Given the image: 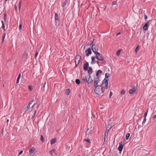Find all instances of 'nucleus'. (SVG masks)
<instances>
[{
  "mask_svg": "<svg viewBox=\"0 0 156 156\" xmlns=\"http://www.w3.org/2000/svg\"><path fill=\"white\" fill-rule=\"evenodd\" d=\"M92 62L94 63H95V62H94L95 60V58L94 56H92L91 57Z\"/></svg>",
  "mask_w": 156,
  "mask_h": 156,
  "instance_id": "31",
  "label": "nucleus"
},
{
  "mask_svg": "<svg viewBox=\"0 0 156 156\" xmlns=\"http://www.w3.org/2000/svg\"><path fill=\"white\" fill-rule=\"evenodd\" d=\"M15 8L16 9H17V7L16 6V5H15Z\"/></svg>",
  "mask_w": 156,
  "mask_h": 156,
  "instance_id": "60",
  "label": "nucleus"
},
{
  "mask_svg": "<svg viewBox=\"0 0 156 156\" xmlns=\"http://www.w3.org/2000/svg\"><path fill=\"white\" fill-rule=\"evenodd\" d=\"M21 5H19V8L20 9Z\"/></svg>",
  "mask_w": 156,
  "mask_h": 156,
  "instance_id": "55",
  "label": "nucleus"
},
{
  "mask_svg": "<svg viewBox=\"0 0 156 156\" xmlns=\"http://www.w3.org/2000/svg\"><path fill=\"white\" fill-rule=\"evenodd\" d=\"M84 140L90 143V140L89 139H85Z\"/></svg>",
  "mask_w": 156,
  "mask_h": 156,
  "instance_id": "35",
  "label": "nucleus"
},
{
  "mask_svg": "<svg viewBox=\"0 0 156 156\" xmlns=\"http://www.w3.org/2000/svg\"><path fill=\"white\" fill-rule=\"evenodd\" d=\"M22 2V1L21 0L20 1V3H19V5H21Z\"/></svg>",
  "mask_w": 156,
  "mask_h": 156,
  "instance_id": "51",
  "label": "nucleus"
},
{
  "mask_svg": "<svg viewBox=\"0 0 156 156\" xmlns=\"http://www.w3.org/2000/svg\"><path fill=\"white\" fill-rule=\"evenodd\" d=\"M2 23V25L4 24V22L3 21H1Z\"/></svg>",
  "mask_w": 156,
  "mask_h": 156,
  "instance_id": "53",
  "label": "nucleus"
},
{
  "mask_svg": "<svg viewBox=\"0 0 156 156\" xmlns=\"http://www.w3.org/2000/svg\"><path fill=\"white\" fill-rule=\"evenodd\" d=\"M109 75V74L108 73H106L105 74V78L104 80H106L107 81H108V77Z\"/></svg>",
  "mask_w": 156,
  "mask_h": 156,
  "instance_id": "21",
  "label": "nucleus"
},
{
  "mask_svg": "<svg viewBox=\"0 0 156 156\" xmlns=\"http://www.w3.org/2000/svg\"><path fill=\"white\" fill-rule=\"evenodd\" d=\"M23 153V151H21L19 153L18 155H20L21 154H22Z\"/></svg>",
  "mask_w": 156,
  "mask_h": 156,
  "instance_id": "44",
  "label": "nucleus"
},
{
  "mask_svg": "<svg viewBox=\"0 0 156 156\" xmlns=\"http://www.w3.org/2000/svg\"><path fill=\"white\" fill-rule=\"evenodd\" d=\"M20 77H21V74L20 73L19 76H18V78H17V80H20Z\"/></svg>",
  "mask_w": 156,
  "mask_h": 156,
  "instance_id": "37",
  "label": "nucleus"
},
{
  "mask_svg": "<svg viewBox=\"0 0 156 156\" xmlns=\"http://www.w3.org/2000/svg\"><path fill=\"white\" fill-rule=\"evenodd\" d=\"M3 131H4L3 129H2V135H3Z\"/></svg>",
  "mask_w": 156,
  "mask_h": 156,
  "instance_id": "50",
  "label": "nucleus"
},
{
  "mask_svg": "<svg viewBox=\"0 0 156 156\" xmlns=\"http://www.w3.org/2000/svg\"><path fill=\"white\" fill-rule=\"evenodd\" d=\"M41 140L42 141H43V137L42 135H41Z\"/></svg>",
  "mask_w": 156,
  "mask_h": 156,
  "instance_id": "45",
  "label": "nucleus"
},
{
  "mask_svg": "<svg viewBox=\"0 0 156 156\" xmlns=\"http://www.w3.org/2000/svg\"><path fill=\"white\" fill-rule=\"evenodd\" d=\"M2 28L3 29L4 31H5V25L4 24L2 25Z\"/></svg>",
  "mask_w": 156,
  "mask_h": 156,
  "instance_id": "40",
  "label": "nucleus"
},
{
  "mask_svg": "<svg viewBox=\"0 0 156 156\" xmlns=\"http://www.w3.org/2000/svg\"><path fill=\"white\" fill-rule=\"evenodd\" d=\"M85 52L86 53V55L87 56H89L91 54V51L90 48H88L87 49L86 51Z\"/></svg>",
  "mask_w": 156,
  "mask_h": 156,
  "instance_id": "11",
  "label": "nucleus"
},
{
  "mask_svg": "<svg viewBox=\"0 0 156 156\" xmlns=\"http://www.w3.org/2000/svg\"><path fill=\"white\" fill-rule=\"evenodd\" d=\"M112 92H111L110 94V98H111V97L112 95Z\"/></svg>",
  "mask_w": 156,
  "mask_h": 156,
  "instance_id": "47",
  "label": "nucleus"
},
{
  "mask_svg": "<svg viewBox=\"0 0 156 156\" xmlns=\"http://www.w3.org/2000/svg\"><path fill=\"white\" fill-rule=\"evenodd\" d=\"M9 121V119H8L7 120V122L8 123Z\"/></svg>",
  "mask_w": 156,
  "mask_h": 156,
  "instance_id": "57",
  "label": "nucleus"
},
{
  "mask_svg": "<svg viewBox=\"0 0 156 156\" xmlns=\"http://www.w3.org/2000/svg\"><path fill=\"white\" fill-rule=\"evenodd\" d=\"M36 150L34 147L30 148L29 150V152L30 155L32 154L35 153H36Z\"/></svg>",
  "mask_w": 156,
  "mask_h": 156,
  "instance_id": "8",
  "label": "nucleus"
},
{
  "mask_svg": "<svg viewBox=\"0 0 156 156\" xmlns=\"http://www.w3.org/2000/svg\"><path fill=\"white\" fill-rule=\"evenodd\" d=\"M19 80H16V83H18L19 82Z\"/></svg>",
  "mask_w": 156,
  "mask_h": 156,
  "instance_id": "52",
  "label": "nucleus"
},
{
  "mask_svg": "<svg viewBox=\"0 0 156 156\" xmlns=\"http://www.w3.org/2000/svg\"><path fill=\"white\" fill-rule=\"evenodd\" d=\"M144 19L145 20H147V16H146V15H144Z\"/></svg>",
  "mask_w": 156,
  "mask_h": 156,
  "instance_id": "43",
  "label": "nucleus"
},
{
  "mask_svg": "<svg viewBox=\"0 0 156 156\" xmlns=\"http://www.w3.org/2000/svg\"><path fill=\"white\" fill-rule=\"evenodd\" d=\"M82 78L84 81L88 83H90L93 81L92 78L90 75L89 76L84 75L83 77Z\"/></svg>",
  "mask_w": 156,
  "mask_h": 156,
  "instance_id": "2",
  "label": "nucleus"
},
{
  "mask_svg": "<svg viewBox=\"0 0 156 156\" xmlns=\"http://www.w3.org/2000/svg\"><path fill=\"white\" fill-rule=\"evenodd\" d=\"M98 62H98V61L97 62V64H98Z\"/></svg>",
  "mask_w": 156,
  "mask_h": 156,
  "instance_id": "61",
  "label": "nucleus"
},
{
  "mask_svg": "<svg viewBox=\"0 0 156 156\" xmlns=\"http://www.w3.org/2000/svg\"><path fill=\"white\" fill-rule=\"evenodd\" d=\"M6 14L5 13L4 15V19L5 20L6 18Z\"/></svg>",
  "mask_w": 156,
  "mask_h": 156,
  "instance_id": "41",
  "label": "nucleus"
},
{
  "mask_svg": "<svg viewBox=\"0 0 156 156\" xmlns=\"http://www.w3.org/2000/svg\"><path fill=\"white\" fill-rule=\"evenodd\" d=\"M156 118V115H155L153 117V119H155Z\"/></svg>",
  "mask_w": 156,
  "mask_h": 156,
  "instance_id": "48",
  "label": "nucleus"
},
{
  "mask_svg": "<svg viewBox=\"0 0 156 156\" xmlns=\"http://www.w3.org/2000/svg\"><path fill=\"white\" fill-rule=\"evenodd\" d=\"M139 46H137L136 47V48L135 50V51L136 53H137V52L139 50Z\"/></svg>",
  "mask_w": 156,
  "mask_h": 156,
  "instance_id": "26",
  "label": "nucleus"
},
{
  "mask_svg": "<svg viewBox=\"0 0 156 156\" xmlns=\"http://www.w3.org/2000/svg\"><path fill=\"white\" fill-rule=\"evenodd\" d=\"M117 4V1H115L113 2L112 3V5H115Z\"/></svg>",
  "mask_w": 156,
  "mask_h": 156,
  "instance_id": "34",
  "label": "nucleus"
},
{
  "mask_svg": "<svg viewBox=\"0 0 156 156\" xmlns=\"http://www.w3.org/2000/svg\"><path fill=\"white\" fill-rule=\"evenodd\" d=\"M35 101L33 100L29 102L28 105H30V109L33 108L35 105Z\"/></svg>",
  "mask_w": 156,
  "mask_h": 156,
  "instance_id": "10",
  "label": "nucleus"
},
{
  "mask_svg": "<svg viewBox=\"0 0 156 156\" xmlns=\"http://www.w3.org/2000/svg\"><path fill=\"white\" fill-rule=\"evenodd\" d=\"M148 23L149 22H148L147 23L145 24L143 27L144 30H146L148 29V27H149Z\"/></svg>",
  "mask_w": 156,
  "mask_h": 156,
  "instance_id": "13",
  "label": "nucleus"
},
{
  "mask_svg": "<svg viewBox=\"0 0 156 156\" xmlns=\"http://www.w3.org/2000/svg\"><path fill=\"white\" fill-rule=\"evenodd\" d=\"M5 36V33L3 35V37H2V42H3L4 41Z\"/></svg>",
  "mask_w": 156,
  "mask_h": 156,
  "instance_id": "29",
  "label": "nucleus"
},
{
  "mask_svg": "<svg viewBox=\"0 0 156 156\" xmlns=\"http://www.w3.org/2000/svg\"><path fill=\"white\" fill-rule=\"evenodd\" d=\"M100 81L99 78V77H95L94 79V87L99 86L98 84L99 82Z\"/></svg>",
  "mask_w": 156,
  "mask_h": 156,
  "instance_id": "6",
  "label": "nucleus"
},
{
  "mask_svg": "<svg viewBox=\"0 0 156 156\" xmlns=\"http://www.w3.org/2000/svg\"><path fill=\"white\" fill-rule=\"evenodd\" d=\"M55 18L56 23L58 22V17L57 13H55Z\"/></svg>",
  "mask_w": 156,
  "mask_h": 156,
  "instance_id": "16",
  "label": "nucleus"
},
{
  "mask_svg": "<svg viewBox=\"0 0 156 156\" xmlns=\"http://www.w3.org/2000/svg\"><path fill=\"white\" fill-rule=\"evenodd\" d=\"M89 66V64L87 62H86L85 64L84 65L83 69L84 70H87Z\"/></svg>",
  "mask_w": 156,
  "mask_h": 156,
  "instance_id": "14",
  "label": "nucleus"
},
{
  "mask_svg": "<svg viewBox=\"0 0 156 156\" xmlns=\"http://www.w3.org/2000/svg\"><path fill=\"white\" fill-rule=\"evenodd\" d=\"M101 86L105 89H107L108 87V81L106 80H104Z\"/></svg>",
  "mask_w": 156,
  "mask_h": 156,
  "instance_id": "3",
  "label": "nucleus"
},
{
  "mask_svg": "<svg viewBox=\"0 0 156 156\" xmlns=\"http://www.w3.org/2000/svg\"><path fill=\"white\" fill-rule=\"evenodd\" d=\"M30 105H28L27 107L25 108L23 110V111L24 112V113H26L27 111H28V110L30 109Z\"/></svg>",
  "mask_w": 156,
  "mask_h": 156,
  "instance_id": "17",
  "label": "nucleus"
},
{
  "mask_svg": "<svg viewBox=\"0 0 156 156\" xmlns=\"http://www.w3.org/2000/svg\"><path fill=\"white\" fill-rule=\"evenodd\" d=\"M120 34V33H119L118 34H117V35H119V34Z\"/></svg>",
  "mask_w": 156,
  "mask_h": 156,
  "instance_id": "58",
  "label": "nucleus"
},
{
  "mask_svg": "<svg viewBox=\"0 0 156 156\" xmlns=\"http://www.w3.org/2000/svg\"><path fill=\"white\" fill-rule=\"evenodd\" d=\"M98 45H96L95 44H93L92 46V49L93 51V52L95 54L97 53H98V52H97L98 50Z\"/></svg>",
  "mask_w": 156,
  "mask_h": 156,
  "instance_id": "5",
  "label": "nucleus"
},
{
  "mask_svg": "<svg viewBox=\"0 0 156 156\" xmlns=\"http://www.w3.org/2000/svg\"><path fill=\"white\" fill-rule=\"evenodd\" d=\"M94 87L95 88L94 91L96 94L99 95L103 93L104 91L101 86L99 85Z\"/></svg>",
  "mask_w": 156,
  "mask_h": 156,
  "instance_id": "1",
  "label": "nucleus"
},
{
  "mask_svg": "<svg viewBox=\"0 0 156 156\" xmlns=\"http://www.w3.org/2000/svg\"><path fill=\"white\" fill-rule=\"evenodd\" d=\"M39 105H37V108L38 109V108H39Z\"/></svg>",
  "mask_w": 156,
  "mask_h": 156,
  "instance_id": "59",
  "label": "nucleus"
},
{
  "mask_svg": "<svg viewBox=\"0 0 156 156\" xmlns=\"http://www.w3.org/2000/svg\"><path fill=\"white\" fill-rule=\"evenodd\" d=\"M34 115H34L33 116L32 118H34Z\"/></svg>",
  "mask_w": 156,
  "mask_h": 156,
  "instance_id": "62",
  "label": "nucleus"
},
{
  "mask_svg": "<svg viewBox=\"0 0 156 156\" xmlns=\"http://www.w3.org/2000/svg\"><path fill=\"white\" fill-rule=\"evenodd\" d=\"M56 150L55 149H52L49 151V154L51 156H52L53 153H54L55 154H56L55 153Z\"/></svg>",
  "mask_w": 156,
  "mask_h": 156,
  "instance_id": "15",
  "label": "nucleus"
},
{
  "mask_svg": "<svg viewBox=\"0 0 156 156\" xmlns=\"http://www.w3.org/2000/svg\"><path fill=\"white\" fill-rule=\"evenodd\" d=\"M45 84H46V83H45L44 84V85H43V88H44V87H45Z\"/></svg>",
  "mask_w": 156,
  "mask_h": 156,
  "instance_id": "56",
  "label": "nucleus"
},
{
  "mask_svg": "<svg viewBox=\"0 0 156 156\" xmlns=\"http://www.w3.org/2000/svg\"><path fill=\"white\" fill-rule=\"evenodd\" d=\"M109 131V129H106V130L105 131V132H107V134H108V131Z\"/></svg>",
  "mask_w": 156,
  "mask_h": 156,
  "instance_id": "49",
  "label": "nucleus"
},
{
  "mask_svg": "<svg viewBox=\"0 0 156 156\" xmlns=\"http://www.w3.org/2000/svg\"><path fill=\"white\" fill-rule=\"evenodd\" d=\"M92 130V128H88L86 132L85 135L86 136L89 135Z\"/></svg>",
  "mask_w": 156,
  "mask_h": 156,
  "instance_id": "12",
  "label": "nucleus"
},
{
  "mask_svg": "<svg viewBox=\"0 0 156 156\" xmlns=\"http://www.w3.org/2000/svg\"><path fill=\"white\" fill-rule=\"evenodd\" d=\"M146 118H144L143 121L142 122V125H143L144 124V123H145V122L146 121Z\"/></svg>",
  "mask_w": 156,
  "mask_h": 156,
  "instance_id": "32",
  "label": "nucleus"
},
{
  "mask_svg": "<svg viewBox=\"0 0 156 156\" xmlns=\"http://www.w3.org/2000/svg\"><path fill=\"white\" fill-rule=\"evenodd\" d=\"M102 73V71L101 70H98L96 73V77H98V75L99 73Z\"/></svg>",
  "mask_w": 156,
  "mask_h": 156,
  "instance_id": "22",
  "label": "nucleus"
},
{
  "mask_svg": "<svg viewBox=\"0 0 156 156\" xmlns=\"http://www.w3.org/2000/svg\"><path fill=\"white\" fill-rule=\"evenodd\" d=\"M75 82L77 84H79L80 83V80L78 79H77L75 80Z\"/></svg>",
  "mask_w": 156,
  "mask_h": 156,
  "instance_id": "25",
  "label": "nucleus"
},
{
  "mask_svg": "<svg viewBox=\"0 0 156 156\" xmlns=\"http://www.w3.org/2000/svg\"><path fill=\"white\" fill-rule=\"evenodd\" d=\"M96 55V58H97L98 60L103 61L104 60V58L102 55H101L99 53H97L95 54Z\"/></svg>",
  "mask_w": 156,
  "mask_h": 156,
  "instance_id": "4",
  "label": "nucleus"
},
{
  "mask_svg": "<svg viewBox=\"0 0 156 156\" xmlns=\"http://www.w3.org/2000/svg\"><path fill=\"white\" fill-rule=\"evenodd\" d=\"M111 127H112L111 125H110V124H109L107 127V129H109V130L110 128H111Z\"/></svg>",
  "mask_w": 156,
  "mask_h": 156,
  "instance_id": "30",
  "label": "nucleus"
},
{
  "mask_svg": "<svg viewBox=\"0 0 156 156\" xmlns=\"http://www.w3.org/2000/svg\"><path fill=\"white\" fill-rule=\"evenodd\" d=\"M147 112H148V111H147V112H146V113H145V114H144V118H146V116H147Z\"/></svg>",
  "mask_w": 156,
  "mask_h": 156,
  "instance_id": "39",
  "label": "nucleus"
},
{
  "mask_svg": "<svg viewBox=\"0 0 156 156\" xmlns=\"http://www.w3.org/2000/svg\"><path fill=\"white\" fill-rule=\"evenodd\" d=\"M81 59V57L79 55H77L75 58V62L76 66L78 64L80 60Z\"/></svg>",
  "mask_w": 156,
  "mask_h": 156,
  "instance_id": "7",
  "label": "nucleus"
},
{
  "mask_svg": "<svg viewBox=\"0 0 156 156\" xmlns=\"http://www.w3.org/2000/svg\"><path fill=\"white\" fill-rule=\"evenodd\" d=\"M121 51V50H118L117 51L116 53V55L118 56H119L120 54V53Z\"/></svg>",
  "mask_w": 156,
  "mask_h": 156,
  "instance_id": "24",
  "label": "nucleus"
},
{
  "mask_svg": "<svg viewBox=\"0 0 156 156\" xmlns=\"http://www.w3.org/2000/svg\"><path fill=\"white\" fill-rule=\"evenodd\" d=\"M66 0H65V1L64 2V3H63V4H62V6L63 7H64L65 6H66Z\"/></svg>",
  "mask_w": 156,
  "mask_h": 156,
  "instance_id": "33",
  "label": "nucleus"
},
{
  "mask_svg": "<svg viewBox=\"0 0 156 156\" xmlns=\"http://www.w3.org/2000/svg\"><path fill=\"white\" fill-rule=\"evenodd\" d=\"M36 112H37V111H36V110L35 111V112H34V115H35V114H36Z\"/></svg>",
  "mask_w": 156,
  "mask_h": 156,
  "instance_id": "54",
  "label": "nucleus"
},
{
  "mask_svg": "<svg viewBox=\"0 0 156 156\" xmlns=\"http://www.w3.org/2000/svg\"><path fill=\"white\" fill-rule=\"evenodd\" d=\"M70 92V90L69 89H68L66 90L65 92V94L66 95H68L69 94Z\"/></svg>",
  "mask_w": 156,
  "mask_h": 156,
  "instance_id": "23",
  "label": "nucleus"
},
{
  "mask_svg": "<svg viewBox=\"0 0 156 156\" xmlns=\"http://www.w3.org/2000/svg\"><path fill=\"white\" fill-rule=\"evenodd\" d=\"M119 146L118 147V149L119 151L121 152L122 150L123 147V144L122 142H121L119 143Z\"/></svg>",
  "mask_w": 156,
  "mask_h": 156,
  "instance_id": "9",
  "label": "nucleus"
},
{
  "mask_svg": "<svg viewBox=\"0 0 156 156\" xmlns=\"http://www.w3.org/2000/svg\"><path fill=\"white\" fill-rule=\"evenodd\" d=\"M93 72V70L92 68L91 67H89V69L88 71V73L90 74H91Z\"/></svg>",
  "mask_w": 156,
  "mask_h": 156,
  "instance_id": "20",
  "label": "nucleus"
},
{
  "mask_svg": "<svg viewBox=\"0 0 156 156\" xmlns=\"http://www.w3.org/2000/svg\"><path fill=\"white\" fill-rule=\"evenodd\" d=\"M126 91L124 90H122L121 91V94L124 95Z\"/></svg>",
  "mask_w": 156,
  "mask_h": 156,
  "instance_id": "28",
  "label": "nucleus"
},
{
  "mask_svg": "<svg viewBox=\"0 0 156 156\" xmlns=\"http://www.w3.org/2000/svg\"><path fill=\"white\" fill-rule=\"evenodd\" d=\"M104 135H105V137H107L108 136L107 133V132H105Z\"/></svg>",
  "mask_w": 156,
  "mask_h": 156,
  "instance_id": "38",
  "label": "nucleus"
},
{
  "mask_svg": "<svg viewBox=\"0 0 156 156\" xmlns=\"http://www.w3.org/2000/svg\"><path fill=\"white\" fill-rule=\"evenodd\" d=\"M29 89L31 91L33 89V88H32V86H29Z\"/></svg>",
  "mask_w": 156,
  "mask_h": 156,
  "instance_id": "36",
  "label": "nucleus"
},
{
  "mask_svg": "<svg viewBox=\"0 0 156 156\" xmlns=\"http://www.w3.org/2000/svg\"><path fill=\"white\" fill-rule=\"evenodd\" d=\"M5 1H7V0H5Z\"/></svg>",
  "mask_w": 156,
  "mask_h": 156,
  "instance_id": "63",
  "label": "nucleus"
},
{
  "mask_svg": "<svg viewBox=\"0 0 156 156\" xmlns=\"http://www.w3.org/2000/svg\"><path fill=\"white\" fill-rule=\"evenodd\" d=\"M22 24H20L19 25V29L20 30H21L22 29Z\"/></svg>",
  "mask_w": 156,
  "mask_h": 156,
  "instance_id": "42",
  "label": "nucleus"
},
{
  "mask_svg": "<svg viewBox=\"0 0 156 156\" xmlns=\"http://www.w3.org/2000/svg\"><path fill=\"white\" fill-rule=\"evenodd\" d=\"M130 136V134L129 133H127L126 136V139L128 140Z\"/></svg>",
  "mask_w": 156,
  "mask_h": 156,
  "instance_id": "27",
  "label": "nucleus"
},
{
  "mask_svg": "<svg viewBox=\"0 0 156 156\" xmlns=\"http://www.w3.org/2000/svg\"><path fill=\"white\" fill-rule=\"evenodd\" d=\"M135 91V88L133 89H131L129 90V94H132L134 93Z\"/></svg>",
  "mask_w": 156,
  "mask_h": 156,
  "instance_id": "18",
  "label": "nucleus"
},
{
  "mask_svg": "<svg viewBox=\"0 0 156 156\" xmlns=\"http://www.w3.org/2000/svg\"><path fill=\"white\" fill-rule=\"evenodd\" d=\"M38 54V52H37L35 54V57H36Z\"/></svg>",
  "mask_w": 156,
  "mask_h": 156,
  "instance_id": "46",
  "label": "nucleus"
},
{
  "mask_svg": "<svg viewBox=\"0 0 156 156\" xmlns=\"http://www.w3.org/2000/svg\"><path fill=\"white\" fill-rule=\"evenodd\" d=\"M56 142V138H54L52 139L51 140V144L52 145L53 144L55 143Z\"/></svg>",
  "mask_w": 156,
  "mask_h": 156,
  "instance_id": "19",
  "label": "nucleus"
}]
</instances>
